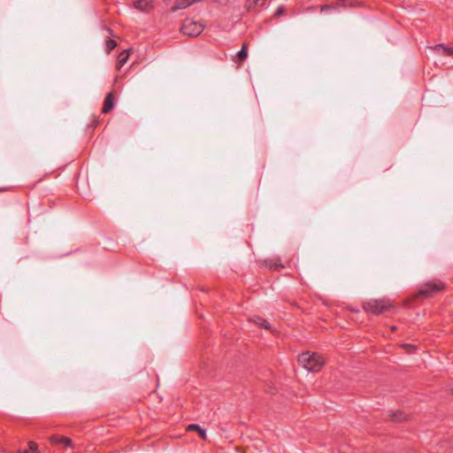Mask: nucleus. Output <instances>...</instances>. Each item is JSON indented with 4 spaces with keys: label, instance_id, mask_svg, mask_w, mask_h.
<instances>
[{
    "label": "nucleus",
    "instance_id": "f257e3e1",
    "mask_svg": "<svg viewBox=\"0 0 453 453\" xmlns=\"http://www.w3.org/2000/svg\"><path fill=\"white\" fill-rule=\"evenodd\" d=\"M298 363L309 372H319L324 365L321 356L310 352H303L298 357Z\"/></svg>",
    "mask_w": 453,
    "mask_h": 453
},
{
    "label": "nucleus",
    "instance_id": "f03ea898",
    "mask_svg": "<svg viewBox=\"0 0 453 453\" xmlns=\"http://www.w3.org/2000/svg\"><path fill=\"white\" fill-rule=\"evenodd\" d=\"M392 306V303L389 300L382 298V299H372L364 303L363 308L365 312L370 313L372 315H380L382 312L386 311Z\"/></svg>",
    "mask_w": 453,
    "mask_h": 453
},
{
    "label": "nucleus",
    "instance_id": "7ed1b4c3",
    "mask_svg": "<svg viewBox=\"0 0 453 453\" xmlns=\"http://www.w3.org/2000/svg\"><path fill=\"white\" fill-rule=\"evenodd\" d=\"M445 288V284L440 280H433L426 281L420 285L418 296L420 297H432L437 292H440Z\"/></svg>",
    "mask_w": 453,
    "mask_h": 453
},
{
    "label": "nucleus",
    "instance_id": "20e7f679",
    "mask_svg": "<svg viewBox=\"0 0 453 453\" xmlns=\"http://www.w3.org/2000/svg\"><path fill=\"white\" fill-rule=\"evenodd\" d=\"M203 30V25L200 22L194 21L190 19H186L181 26L180 31L183 35L190 37L199 35Z\"/></svg>",
    "mask_w": 453,
    "mask_h": 453
},
{
    "label": "nucleus",
    "instance_id": "39448f33",
    "mask_svg": "<svg viewBox=\"0 0 453 453\" xmlns=\"http://www.w3.org/2000/svg\"><path fill=\"white\" fill-rule=\"evenodd\" d=\"M134 7L141 12H150L154 8L153 0H135Z\"/></svg>",
    "mask_w": 453,
    "mask_h": 453
},
{
    "label": "nucleus",
    "instance_id": "423d86ee",
    "mask_svg": "<svg viewBox=\"0 0 453 453\" xmlns=\"http://www.w3.org/2000/svg\"><path fill=\"white\" fill-rule=\"evenodd\" d=\"M114 95L112 92H109L104 98L102 112H110L114 108Z\"/></svg>",
    "mask_w": 453,
    "mask_h": 453
},
{
    "label": "nucleus",
    "instance_id": "0eeeda50",
    "mask_svg": "<svg viewBox=\"0 0 453 453\" xmlns=\"http://www.w3.org/2000/svg\"><path fill=\"white\" fill-rule=\"evenodd\" d=\"M429 49L443 56H451L452 48L443 43L436 44L434 46L429 47Z\"/></svg>",
    "mask_w": 453,
    "mask_h": 453
},
{
    "label": "nucleus",
    "instance_id": "6e6552de",
    "mask_svg": "<svg viewBox=\"0 0 453 453\" xmlns=\"http://www.w3.org/2000/svg\"><path fill=\"white\" fill-rule=\"evenodd\" d=\"M50 440L52 444H62L64 447H72L71 439L65 436L52 435Z\"/></svg>",
    "mask_w": 453,
    "mask_h": 453
},
{
    "label": "nucleus",
    "instance_id": "1a4fd4ad",
    "mask_svg": "<svg viewBox=\"0 0 453 453\" xmlns=\"http://www.w3.org/2000/svg\"><path fill=\"white\" fill-rule=\"evenodd\" d=\"M187 431L188 432H191V431H196V434H199V436L203 439V440H206V430L203 429V427H201L199 425L197 424H190L187 426Z\"/></svg>",
    "mask_w": 453,
    "mask_h": 453
},
{
    "label": "nucleus",
    "instance_id": "9d476101",
    "mask_svg": "<svg viewBox=\"0 0 453 453\" xmlns=\"http://www.w3.org/2000/svg\"><path fill=\"white\" fill-rule=\"evenodd\" d=\"M388 416L394 421H403L407 418V416L402 411H390Z\"/></svg>",
    "mask_w": 453,
    "mask_h": 453
},
{
    "label": "nucleus",
    "instance_id": "9b49d317",
    "mask_svg": "<svg viewBox=\"0 0 453 453\" xmlns=\"http://www.w3.org/2000/svg\"><path fill=\"white\" fill-rule=\"evenodd\" d=\"M251 320L257 326H259L263 328H265L267 330H271L270 323L267 320H265V319H263L261 317H255Z\"/></svg>",
    "mask_w": 453,
    "mask_h": 453
},
{
    "label": "nucleus",
    "instance_id": "f8f14e48",
    "mask_svg": "<svg viewBox=\"0 0 453 453\" xmlns=\"http://www.w3.org/2000/svg\"><path fill=\"white\" fill-rule=\"evenodd\" d=\"M266 0H247L246 7L249 11L252 10L256 6H264Z\"/></svg>",
    "mask_w": 453,
    "mask_h": 453
},
{
    "label": "nucleus",
    "instance_id": "ddd939ff",
    "mask_svg": "<svg viewBox=\"0 0 453 453\" xmlns=\"http://www.w3.org/2000/svg\"><path fill=\"white\" fill-rule=\"evenodd\" d=\"M248 57V50H247V47H246V44H243L242 49L237 52V60L239 62H242L244 59H246Z\"/></svg>",
    "mask_w": 453,
    "mask_h": 453
},
{
    "label": "nucleus",
    "instance_id": "4468645a",
    "mask_svg": "<svg viewBox=\"0 0 453 453\" xmlns=\"http://www.w3.org/2000/svg\"><path fill=\"white\" fill-rule=\"evenodd\" d=\"M129 58V51L128 50H123L119 53L118 61L120 65H123L127 63Z\"/></svg>",
    "mask_w": 453,
    "mask_h": 453
},
{
    "label": "nucleus",
    "instance_id": "2eb2a0df",
    "mask_svg": "<svg viewBox=\"0 0 453 453\" xmlns=\"http://www.w3.org/2000/svg\"><path fill=\"white\" fill-rule=\"evenodd\" d=\"M38 446L35 441H30L28 443V449H24L22 453H37Z\"/></svg>",
    "mask_w": 453,
    "mask_h": 453
},
{
    "label": "nucleus",
    "instance_id": "dca6fc26",
    "mask_svg": "<svg viewBox=\"0 0 453 453\" xmlns=\"http://www.w3.org/2000/svg\"><path fill=\"white\" fill-rule=\"evenodd\" d=\"M116 46H117V42L112 39H109L105 42V48H106L107 52H110L111 50L115 49Z\"/></svg>",
    "mask_w": 453,
    "mask_h": 453
},
{
    "label": "nucleus",
    "instance_id": "f3484780",
    "mask_svg": "<svg viewBox=\"0 0 453 453\" xmlns=\"http://www.w3.org/2000/svg\"><path fill=\"white\" fill-rule=\"evenodd\" d=\"M266 266H268L270 269L278 270L280 268H283V265L277 263L273 262H265Z\"/></svg>",
    "mask_w": 453,
    "mask_h": 453
},
{
    "label": "nucleus",
    "instance_id": "a211bd4d",
    "mask_svg": "<svg viewBox=\"0 0 453 453\" xmlns=\"http://www.w3.org/2000/svg\"><path fill=\"white\" fill-rule=\"evenodd\" d=\"M336 5L338 7H347V6H353V4L351 3H349L348 0H341L339 2H337Z\"/></svg>",
    "mask_w": 453,
    "mask_h": 453
},
{
    "label": "nucleus",
    "instance_id": "6ab92c4d",
    "mask_svg": "<svg viewBox=\"0 0 453 453\" xmlns=\"http://www.w3.org/2000/svg\"><path fill=\"white\" fill-rule=\"evenodd\" d=\"M285 13V8L283 6H279L275 11L274 16H280Z\"/></svg>",
    "mask_w": 453,
    "mask_h": 453
},
{
    "label": "nucleus",
    "instance_id": "aec40b11",
    "mask_svg": "<svg viewBox=\"0 0 453 453\" xmlns=\"http://www.w3.org/2000/svg\"><path fill=\"white\" fill-rule=\"evenodd\" d=\"M332 9H334L333 6L328 5V4H325V5L321 6L320 11L321 12H326V11L332 10Z\"/></svg>",
    "mask_w": 453,
    "mask_h": 453
},
{
    "label": "nucleus",
    "instance_id": "412c9836",
    "mask_svg": "<svg viewBox=\"0 0 453 453\" xmlns=\"http://www.w3.org/2000/svg\"><path fill=\"white\" fill-rule=\"evenodd\" d=\"M109 32H110V34H111V35H112V30L109 29Z\"/></svg>",
    "mask_w": 453,
    "mask_h": 453
},
{
    "label": "nucleus",
    "instance_id": "4be33fe9",
    "mask_svg": "<svg viewBox=\"0 0 453 453\" xmlns=\"http://www.w3.org/2000/svg\"><path fill=\"white\" fill-rule=\"evenodd\" d=\"M451 56H453V48H452V50H451Z\"/></svg>",
    "mask_w": 453,
    "mask_h": 453
},
{
    "label": "nucleus",
    "instance_id": "5701e85b",
    "mask_svg": "<svg viewBox=\"0 0 453 453\" xmlns=\"http://www.w3.org/2000/svg\"><path fill=\"white\" fill-rule=\"evenodd\" d=\"M450 390H452V391H453V387L450 388Z\"/></svg>",
    "mask_w": 453,
    "mask_h": 453
}]
</instances>
